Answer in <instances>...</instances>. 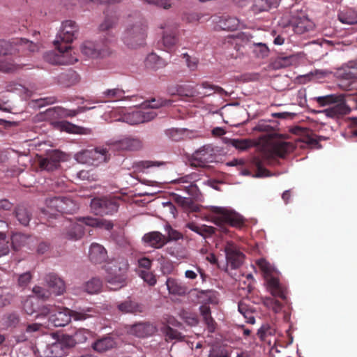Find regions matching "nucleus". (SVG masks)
<instances>
[{
    "mask_svg": "<svg viewBox=\"0 0 357 357\" xmlns=\"http://www.w3.org/2000/svg\"><path fill=\"white\" fill-rule=\"evenodd\" d=\"M278 3L279 0H255L251 10L255 14H257L277 7Z\"/></svg>",
    "mask_w": 357,
    "mask_h": 357,
    "instance_id": "473e14b6",
    "label": "nucleus"
},
{
    "mask_svg": "<svg viewBox=\"0 0 357 357\" xmlns=\"http://www.w3.org/2000/svg\"><path fill=\"white\" fill-rule=\"evenodd\" d=\"M59 343L63 344L64 350L68 352V350L73 347L76 344L74 340V337L69 335H63L61 338L58 340Z\"/></svg>",
    "mask_w": 357,
    "mask_h": 357,
    "instance_id": "e2e57ef3",
    "label": "nucleus"
},
{
    "mask_svg": "<svg viewBox=\"0 0 357 357\" xmlns=\"http://www.w3.org/2000/svg\"><path fill=\"white\" fill-rule=\"evenodd\" d=\"M198 85H191L189 84H184L181 85H177L174 88L169 89V93L171 95H177L181 97L183 100H188V98H192L196 97H205L209 96L210 93L206 92L199 91L197 87Z\"/></svg>",
    "mask_w": 357,
    "mask_h": 357,
    "instance_id": "f8f14e48",
    "label": "nucleus"
},
{
    "mask_svg": "<svg viewBox=\"0 0 357 357\" xmlns=\"http://www.w3.org/2000/svg\"><path fill=\"white\" fill-rule=\"evenodd\" d=\"M139 275L149 286H154L156 284V277L152 272L148 270H141L139 271Z\"/></svg>",
    "mask_w": 357,
    "mask_h": 357,
    "instance_id": "6e6d98bb",
    "label": "nucleus"
},
{
    "mask_svg": "<svg viewBox=\"0 0 357 357\" xmlns=\"http://www.w3.org/2000/svg\"><path fill=\"white\" fill-rule=\"evenodd\" d=\"M216 23L217 26L222 30L234 31L239 26V20L228 15L219 17Z\"/></svg>",
    "mask_w": 357,
    "mask_h": 357,
    "instance_id": "c85d7f7f",
    "label": "nucleus"
},
{
    "mask_svg": "<svg viewBox=\"0 0 357 357\" xmlns=\"http://www.w3.org/2000/svg\"><path fill=\"white\" fill-rule=\"evenodd\" d=\"M118 310L123 314H138L144 312L143 305L128 298L116 304Z\"/></svg>",
    "mask_w": 357,
    "mask_h": 357,
    "instance_id": "aec40b11",
    "label": "nucleus"
},
{
    "mask_svg": "<svg viewBox=\"0 0 357 357\" xmlns=\"http://www.w3.org/2000/svg\"><path fill=\"white\" fill-rule=\"evenodd\" d=\"M61 79L67 80L68 85H73L79 81V75L75 71L70 70L65 73H62Z\"/></svg>",
    "mask_w": 357,
    "mask_h": 357,
    "instance_id": "5fc2aeb1",
    "label": "nucleus"
},
{
    "mask_svg": "<svg viewBox=\"0 0 357 357\" xmlns=\"http://www.w3.org/2000/svg\"><path fill=\"white\" fill-rule=\"evenodd\" d=\"M210 220L218 226L223 233H227V225L241 229L245 225V219L233 210L223 207L213 206L211 209Z\"/></svg>",
    "mask_w": 357,
    "mask_h": 357,
    "instance_id": "20e7f679",
    "label": "nucleus"
},
{
    "mask_svg": "<svg viewBox=\"0 0 357 357\" xmlns=\"http://www.w3.org/2000/svg\"><path fill=\"white\" fill-rule=\"evenodd\" d=\"M224 250L227 261L232 268L235 269L241 266L243 262L244 255L234 243L227 242Z\"/></svg>",
    "mask_w": 357,
    "mask_h": 357,
    "instance_id": "dca6fc26",
    "label": "nucleus"
},
{
    "mask_svg": "<svg viewBox=\"0 0 357 357\" xmlns=\"http://www.w3.org/2000/svg\"><path fill=\"white\" fill-rule=\"evenodd\" d=\"M185 132V130L183 129L172 128L167 130V135L173 141L178 142L183 139Z\"/></svg>",
    "mask_w": 357,
    "mask_h": 357,
    "instance_id": "0e129e2a",
    "label": "nucleus"
},
{
    "mask_svg": "<svg viewBox=\"0 0 357 357\" xmlns=\"http://www.w3.org/2000/svg\"><path fill=\"white\" fill-rule=\"evenodd\" d=\"M113 146L120 150L137 151L142 147V142L138 138L126 137L116 142Z\"/></svg>",
    "mask_w": 357,
    "mask_h": 357,
    "instance_id": "393cba45",
    "label": "nucleus"
},
{
    "mask_svg": "<svg viewBox=\"0 0 357 357\" xmlns=\"http://www.w3.org/2000/svg\"><path fill=\"white\" fill-rule=\"evenodd\" d=\"M79 27L73 20L63 22L60 31L56 36L54 45L59 52L64 53L71 48L70 43L77 38Z\"/></svg>",
    "mask_w": 357,
    "mask_h": 357,
    "instance_id": "423d86ee",
    "label": "nucleus"
},
{
    "mask_svg": "<svg viewBox=\"0 0 357 357\" xmlns=\"http://www.w3.org/2000/svg\"><path fill=\"white\" fill-rule=\"evenodd\" d=\"M118 20L119 17L116 12L106 13L104 21L99 26L100 31L109 32L116 27Z\"/></svg>",
    "mask_w": 357,
    "mask_h": 357,
    "instance_id": "c9c22d12",
    "label": "nucleus"
},
{
    "mask_svg": "<svg viewBox=\"0 0 357 357\" xmlns=\"http://www.w3.org/2000/svg\"><path fill=\"white\" fill-rule=\"evenodd\" d=\"M63 209L61 210V213H73L75 209V205L74 202L68 198L63 197Z\"/></svg>",
    "mask_w": 357,
    "mask_h": 357,
    "instance_id": "338daca9",
    "label": "nucleus"
},
{
    "mask_svg": "<svg viewBox=\"0 0 357 357\" xmlns=\"http://www.w3.org/2000/svg\"><path fill=\"white\" fill-rule=\"evenodd\" d=\"M36 308L33 298H29L24 301L23 309L27 314H33L36 312Z\"/></svg>",
    "mask_w": 357,
    "mask_h": 357,
    "instance_id": "774afa93",
    "label": "nucleus"
},
{
    "mask_svg": "<svg viewBox=\"0 0 357 357\" xmlns=\"http://www.w3.org/2000/svg\"><path fill=\"white\" fill-rule=\"evenodd\" d=\"M45 353L46 357H63L67 354L63 344L58 341L48 345Z\"/></svg>",
    "mask_w": 357,
    "mask_h": 357,
    "instance_id": "ea45409f",
    "label": "nucleus"
},
{
    "mask_svg": "<svg viewBox=\"0 0 357 357\" xmlns=\"http://www.w3.org/2000/svg\"><path fill=\"white\" fill-rule=\"evenodd\" d=\"M128 268V259L123 257L114 259L105 265L106 281L111 289L117 290L126 285Z\"/></svg>",
    "mask_w": 357,
    "mask_h": 357,
    "instance_id": "7ed1b4c3",
    "label": "nucleus"
},
{
    "mask_svg": "<svg viewBox=\"0 0 357 357\" xmlns=\"http://www.w3.org/2000/svg\"><path fill=\"white\" fill-rule=\"evenodd\" d=\"M172 102V100L169 99H164L162 98H153L151 101H149L145 109L153 110V109L169 106L171 105Z\"/></svg>",
    "mask_w": 357,
    "mask_h": 357,
    "instance_id": "49530a36",
    "label": "nucleus"
},
{
    "mask_svg": "<svg viewBox=\"0 0 357 357\" xmlns=\"http://www.w3.org/2000/svg\"><path fill=\"white\" fill-rule=\"evenodd\" d=\"M70 322V310L64 307H56L54 314H52L45 323L47 328L61 327Z\"/></svg>",
    "mask_w": 357,
    "mask_h": 357,
    "instance_id": "4468645a",
    "label": "nucleus"
},
{
    "mask_svg": "<svg viewBox=\"0 0 357 357\" xmlns=\"http://www.w3.org/2000/svg\"><path fill=\"white\" fill-rule=\"evenodd\" d=\"M116 345L114 338L109 336L104 337L101 339L97 340L93 344V349L98 352H105L109 349H112Z\"/></svg>",
    "mask_w": 357,
    "mask_h": 357,
    "instance_id": "72a5a7b5",
    "label": "nucleus"
},
{
    "mask_svg": "<svg viewBox=\"0 0 357 357\" xmlns=\"http://www.w3.org/2000/svg\"><path fill=\"white\" fill-rule=\"evenodd\" d=\"M63 154L58 150L48 152L45 157H40L38 160L40 169L48 172L56 169L60 166Z\"/></svg>",
    "mask_w": 357,
    "mask_h": 357,
    "instance_id": "2eb2a0df",
    "label": "nucleus"
},
{
    "mask_svg": "<svg viewBox=\"0 0 357 357\" xmlns=\"http://www.w3.org/2000/svg\"><path fill=\"white\" fill-rule=\"evenodd\" d=\"M214 149L210 144L202 146L193 153L191 165L197 167H204L213 160Z\"/></svg>",
    "mask_w": 357,
    "mask_h": 357,
    "instance_id": "ddd939ff",
    "label": "nucleus"
},
{
    "mask_svg": "<svg viewBox=\"0 0 357 357\" xmlns=\"http://www.w3.org/2000/svg\"><path fill=\"white\" fill-rule=\"evenodd\" d=\"M142 241L146 245L155 249H160L167 244L165 235L157 231L145 234L142 237Z\"/></svg>",
    "mask_w": 357,
    "mask_h": 357,
    "instance_id": "6ab92c4d",
    "label": "nucleus"
},
{
    "mask_svg": "<svg viewBox=\"0 0 357 357\" xmlns=\"http://www.w3.org/2000/svg\"><path fill=\"white\" fill-rule=\"evenodd\" d=\"M146 65L152 68H159L164 65V61L155 54L151 53L146 58Z\"/></svg>",
    "mask_w": 357,
    "mask_h": 357,
    "instance_id": "bf43d9fd",
    "label": "nucleus"
},
{
    "mask_svg": "<svg viewBox=\"0 0 357 357\" xmlns=\"http://www.w3.org/2000/svg\"><path fill=\"white\" fill-rule=\"evenodd\" d=\"M257 265L266 278L268 286L272 296H278L284 303H288L287 289L280 284L277 278L272 276L274 268L271 264L264 259H259L257 261Z\"/></svg>",
    "mask_w": 357,
    "mask_h": 357,
    "instance_id": "39448f33",
    "label": "nucleus"
},
{
    "mask_svg": "<svg viewBox=\"0 0 357 357\" xmlns=\"http://www.w3.org/2000/svg\"><path fill=\"white\" fill-rule=\"evenodd\" d=\"M10 247V241L7 239L4 231H0V257L9 253Z\"/></svg>",
    "mask_w": 357,
    "mask_h": 357,
    "instance_id": "3c124183",
    "label": "nucleus"
},
{
    "mask_svg": "<svg viewBox=\"0 0 357 357\" xmlns=\"http://www.w3.org/2000/svg\"><path fill=\"white\" fill-rule=\"evenodd\" d=\"M291 11L289 24L292 26L294 31L297 34H303L312 30L314 23L308 18L306 13L302 10H295Z\"/></svg>",
    "mask_w": 357,
    "mask_h": 357,
    "instance_id": "6e6552de",
    "label": "nucleus"
},
{
    "mask_svg": "<svg viewBox=\"0 0 357 357\" xmlns=\"http://www.w3.org/2000/svg\"><path fill=\"white\" fill-rule=\"evenodd\" d=\"M275 334V329L268 324L262 325L257 331V335L260 340L271 345L275 342V340L273 337Z\"/></svg>",
    "mask_w": 357,
    "mask_h": 357,
    "instance_id": "c756f323",
    "label": "nucleus"
},
{
    "mask_svg": "<svg viewBox=\"0 0 357 357\" xmlns=\"http://www.w3.org/2000/svg\"><path fill=\"white\" fill-rule=\"evenodd\" d=\"M228 351L221 345H213L208 357H227Z\"/></svg>",
    "mask_w": 357,
    "mask_h": 357,
    "instance_id": "603ef678",
    "label": "nucleus"
},
{
    "mask_svg": "<svg viewBox=\"0 0 357 357\" xmlns=\"http://www.w3.org/2000/svg\"><path fill=\"white\" fill-rule=\"evenodd\" d=\"M63 204V197H54L47 200V206L51 210H54L56 212L61 213V210L63 209L62 206Z\"/></svg>",
    "mask_w": 357,
    "mask_h": 357,
    "instance_id": "8fccbe9b",
    "label": "nucleus"
},
{
    "mask_svg": "<svg viewBox=\"0 0 357 357\" xmlns=\"http://www.w3.org/2000/svg\"><path fill=\"white\" fill-rule=\"evenodd\" d=\"M82 222L91 227H104L107 230H110L113 227V224L111 222L107 221L102 218L86 217L82 218Z\"/></svg>",
    "mask_w": 357,
    "mask_h": 357,
    "instance_id": "58836bf2",
    "label": "nucleus"
},
{
    "mask_svg": "<svg viewBox=\"0 0 357 357\" xmlns=\"http://www.w3.org/2000/svg\"><path fill=\"white\" fill-rule=\"evenodd\" d=\"M178 185V190L185 191L188 195L197 198L199 195V190L194 183L192 176L187 175L174 181Z\"/></svg>",
    "mask_w": 357,
    "mask_h": 357,
    "instance_id": "a211bd4d",
    "label": "nucleus"
},
{
    "mask_svg": "<svg viewBox=\"0 0 357 357\" xmlns=\"http://www.w3.org/2000/svg\"><path fill=\"white\" fill-rule=\"evenodd\" d=\"M253 164L257 169V177H265L271 175L268 170L263 167L262 162L259 158H255L253 159Z\"/></svg>",
    "mask_w": 357,
    "mask_h": 357,
    "instance_id": "13d9d810",
    "label": "nucleus"
},
{
    "mask_svg": "<svg viewBox=\"0 0 357 357\" xmlns=\"http://www.w3.org/2000/svg\"><path fill=\"white\" fill-rule=\"evenodd\" d=\"M274 298H268L265 301V305L275 313L280 312L283 307V304L275 299L277 296H273Z\"/></svg>",
    "mask_w": 357,
    "mask_h": 357,
    "instance_id": "864d4df0",
    "label": "nucleus"
},
{
    "mask_svg": "<svg viewBox=\"0 0 357 357\" xmlns=\"http://www.w3.org/2000/svg\"><path fill=\"white\" fill-rule=\"evenodd\" d=\"M45 281L53 293L56 295L62 294L66 290L63 280L54 273L48 274L45 278Z\"/></svg>",
    "mask_w": 357,
    "mask_h": 357,
    "instance_id": "a878e982",
    "label": "nucleus"
},
{
    "mask_svg": "<svg viewBox=\"0 0 357 357\" xmlns=\"http://www.w3.org/2000/svg\"><path fill=\"white\" fill-rule=\"evenodd\" d=\"M114 37L113 35L98 43L85 41L81 46V51L83 54L93 59L109 56L113 53L111 45Z\"/></svg>",
    "mask_w": 357,
    "mask_h": 357,
    "instance_id": "0eeeda50",
    "label": "nucleus"
},
{
    "mask_svg": "<svg viewBox=\"0 0 357 357\" xmlns=\"http://www.w3.org/2000/svg\"><path fill=\"white\" fill-rule=\"evenodd\" d=\"M84 290L90 294L99 293L102 287V281L98 277L92 278L84 284Z\"/></svg>",
    "mask_w": 357,
    "mask_h": 357,
    "instance_id": "a19ab883",
    "label": "nucleus"
},
{
    "mask_svg": "<svg viewBox=\"0 0 357 357\" xmlns=\"http://www.w3.org/2000/svg\"><path fill=\"white\" fill-rule=\"evenodd\" d=\"M199 311L208 331L210 333H213L215 330L216 323L211 317L210 307L206 305H202L199 307Z\"/></svg>",
    "mask_w": 357,
    "mask_h": 357,
    "instance_id": "f704fd0d",
    "label": "nucleus"
},
{
    "mask_svg": "<svg viewBox=\"0 0 357 357\" xmlns=\"http://www.w3.org/2000/svg\"><path fill=\"white\" fill-rule=\"evenodd\" d=\"M156 112L150 109H135L123 114L121 119L130 125H137L153 120Z\"/></svg>",
    "mask_w": 357,
    "mask_h": 357,
    "instance_id": "9d476101",
    "label": "nucleus"
},
{
    "mask_svg": "<svg viewBox=\"0 0 357 357\" xmlns=\"http://www.w3.org/2000/svg\"><path fill=\"white\" fill-rule=\"evenodd\" d=\"M84 234V227L81 223H71L63 234L65 238L69 240L77 241L80 239Z\"/></svg>",
    "mask_w": 357,
    "mask_h": 357,
    "instance_id": "7c9ffc66",
    "label": "nucleus"
},
{
    "mask_svg": "<svg viewBox=\"0 0 357 357\" xmlns=\"http://www.w3.org/2000/svg\"><path fill=\"white\" fill-rule=\"evenodd\" d=\"M295 146L291 142H276L271 147V153L280 158H284L287 153L294 151Z\"/></svg>",
    "mask_w": 357,
    "mask_h": 357,
    "instance_id": "cd10ccee",
    "label": "nucleus"
},
{
    "mask_svg": "<svg viewBox=\"0 0 357 357\" xmlns=\"http://www.w3.org/2000/svg\"><path fill=\"white\" fill-rule=\"evenodd\" d=\"M59 53L60 54H58L54 51L48 52L44 55V59L49 63L54 65H63L73 63V61H67L65 60V54L68 52Z\"/></svg>",
    "mask_w": 357,
    "mask_h": 357,
    "instance_id": "e433bc0d",
    "label": "nucleus"
},
{
    "mask_svg": "<svg viewBox=\"0 0 357 357\" xmlns=\"http://www.w3.org/2000/svg\"><path fill=\"white\" fill-rule=\"evenodd\" d=\"M176 202L182 206L183 208L196 211L197 207L195 205L194 202L190 198L178 197L176 198Z\"/></svg>",
    "mask_w": 357,
    "mask_h": 357,
    "instance_id": "680f3d73",
    "label": "nucleus"
},
{
    "mask_svg": "<svg viewBox=\"0 0 357 357\" xmlns=\"http://www.w3.org/2000/svg\"><path fill=\"white\" fill-rule=\"evenodd\" d=\"M163 332L167 340H180L182 337L181 333L169 326L164 327Z\"/></svg>",
    "mask_w": 357,
    "mask_h": 357,
    "instance_id": "69168bd1",
    "label": "nucleus"
},
{
    "mask_svg": "<svg viewBox=\"0 0 357 357\" xmlns=\"http://www.w3.org/2000/svg\"><path fill=\"white\" fill-rule=\"evenodd\" d=\"M336 105L331 107L324 111L328 117L339 118L343 115L350 113L351 109L344 101V96L343 95V100L335 102Z\"/></svg>",
    "mask_w": 357,
    "mask_h": 357,
    "instance_id": "b1692460",
    "label": "nucleus"
},
{
    "mask_svg": "<svg viewBox=\"0 0 357 357\" xmlns=\"http://www.w3.org/2000/svg\"><path fill=\"white\" fill-rule=\"evenodd\" d=\"M15 214L20 224L24 226L29 224L31 214L24 206H18L15 211Z\"/></svg>",
    "mask_w": 357,
    "mask_h": 357,
    "instance_id": "c03bdc74",
    "label": "nucleus"
},
{
    "mask_svg": "<svg viewBox=\"0 0 357 357\" xmlns=\"http://www.w3.org/2000/svg\"><path fill=\"white\" fill-rule=\"evenodd\" d=\"M118 207L117 202L111 197H96L91 202V210L98 215H111L117 211Z\"/></svg>",
    "mask_w": 357,
    "mask_h": 357,
    "instance_id": "1a4fd4ad",
    "label": "nucleus"
},
{
    "mask_svg": "<svg viewBox=\"0 0 357 357\" xmlns=\"http://www.w3.org/2000/svg\"><path fill=\"white\" fill-rule=\"evenodd\" d=\"M336 73L339 77L344 79H357V61H350L348 64L338 68Z\"/></svg>",
    "mask_w": 357,
    "mask_h": 357,
    "instance_id": "bb28decb",
    "label": "nucleus"
},
{
    "mask_svg": "<svg viewBox=\"0 0 357 357\" xmlns=\"http://www.w3.org/2000/svg\"><path fill=\"white\" fill-rule=\"evenodd\" d=\"M156 327L149 322H139L130 326L128 333L138 337H146L156 332Z\"/></svg>",
    "mask_w": 357,
    "mask_h": 357,
    "instance_id": "f3484780",
    "label": "nucleus"
},
{
    "mask_svg": "<svg viewBox=\"0 0 357 357\" xmlns=\"http://www.w3.org/2000/svg\"><path fill=\"white\" fill-rule=\"evenodd\" d=\"M253 53L259 58H264L268 56L269 49L265 43H254L252 47Z\"/></svg>",
    "mask_w": 357,
    "mask_h": 357,
    "instance_id": "09e8293b",
    "label": "nucleus"
},
{
    "mask_svg": "<svg viewBox=\"0 0 357 357\" xmlns=\"http://www.w3.org/2000/svg\"><path fill=\"white\" fill-rule=\"evenodd\" d=\"M231 144L236 149L241 151L246 150L252 146L251 141L246 139H232L231 142Z\"/></svg>",
    "mask_w": 357,
    "mask_h": 357,
    "instance_id": "052dcab7",
    "label": "nucleus"
},
{
    "mask_svg": "<svg viewBox=\"0 0 357 357\" xmlns=\"http://www.w3.org/2000/svg\"><path fill=\"white\" fill-rule=\"evenodd\" d=\"M95 310L91 307H86L80 310H70V319L73 318L75 321H84L91 317Z\"/></svg>",
    "mask_w": 357,
    "mask_h": 357,
    "instance_id": "37998d69",
    "label": "nucleus"
},
{
    "mask_svg": "<svg viewBox=\"0 0 357 357\" xmlns=\"http://www.w3.org/2000/svg\"><path fill=\"white\" fill-rule=\"evenodd\" d=\"M165 284L169 294L182 296L189 291L185 284L175 278H168Z\"/></svg>",
    "mask_w": 357,
    "mask_h": 357,
    "instance_id": "5701e85b",
    "label": "nucleus"
},
{
    "mask_svg": "<svg viewBox=\"0 0 357 357\" xmlns=\"http://www.w3.org/2000/svg\"><path fill=\"white\" fill-rule=\"evenodd\" d=\"M339 20L344 24H354L357 23V11L352 8H347L340 11L338 14Z\"/></svg>",
    "mask_w": 357,
    "mask_h": 357,
    "instance_id": "4c0bfd02",
    "label": "nucleus"
},
{
    "mask_svg": "<svg viewBox=\"0 0 357 357\" xmlns=\"http://www.w3.org/2000/svg\"><path fill=\"white\" fill-rule=\"evenodd\" d=\"M147 22L139 14L128 16L121 36L123 44L130 49L144 45L146 38Z\"/></svg>",
    "mask_w": 357,
    "mask_h": 357,
    "instance_id": "f03ea898",
    "label": "nucleus"
},
{
    "mask_svg": "<svg viewBox=\"0 0 357 357\" xmlns=\"http://www.w3.org/2000/svg\"><path fill=\"white\" fill-rule=\"evenodd\" d=\"M34 52L38 50L37 44L25 38H15L11 40H0V71L13 73L22 68L8 56L15 55L21 51Z\"/></svg>",
    "mask_w": 357,
    "mask_h": 357,
    "instance_id": "f257e3e1",
    "label": "nucleus"
},
{
    "mask_svg": "<svg viewBox=\"0 0 357 357\" xmlns=\"http://www.w3.org/2000/svg\"><path fill=\"white\" fill-rule=\"evenodd\" d=\"M316 101L320 107H324L330 104L343 100V95L330 94L324 96L314 97Z\"/></svg>",
    "mask_w": 357,
    "mask_h": 357,
    "instance_id": "79ce46f5",
    "label": "nucleus"
},
{
    "mask_svg": "<svg viewBox=\"0 0 357 357\" xmlns=\"http://www.w3.org/2000/svg\"><path fill=\"white\" fill-rule=\"evenodd\" d=\"M108 150L106 148L97 147L87 149L77 155V160L83 163L102 162L107 160Z\"/></svg>",
    "mask_w": 357,
    "mask_h": 357,
    "instance_id": "9b49d317",
    "label": "nucleus"
},
{
    "mask_svg": "<svg viewBox=\"0 0 357 357\" xmlns=\"http://www.w3.org/2000/svg\"><path fill=\"white\" fill-rule=\"evenodd\" d=\"M89 257L93 264H102L107 261V252L102 245L93 243L90 246Z\"/></svg>",
    "mask_w": 357,
    "mask_h": 357,
    "instance_id": "412c9836",
    "label": "nucleus"
},
{
    "mask_svg": "<svg viewBox=\"0 0 357 357\" xmlns=\"http://www.w3.org/2000/svg\"><path fill=\"white\" fill-rule=\"evenodd\" d=\"M144 3L155 6L165 10H169L172 7V0H141Z\"/></svg>",
    "mask_w": 357,
    "mask_h": 357,
    "instance_id": "4d7b16f0",
    "label": "nucleus"
},
{
    "mask_svg": "<svg viewBox=\"0 0 357 357\" xmlns=\"http://www.w3.org/2000/svg\"><path fill=\"white\" fill-rule=\"evenodd\" d=\"M125 92L120 89H107L102 92L100 96V101L102 102L118 101L124 98Z\"/></svg>",
    "mask_w": 357,
    "mask_h": 357,
    "instance_id": "2f4dec72",
    "label": "nucleus"
},
{
    "mask_svg": "<svg viewBox=\"0 0 357 357\" xmlns=\"http://www.w3.org/2000/svg\"><path fill=\"white\" fill-rule=\"evenodd\" d=\"M164 164L165 162H162L142 160L134 162L132 167L133 168L135 169L136 171L144 172L145 169L153 167H160L161 165H163Z\"/></svg>",
    "mask_w": 357,
    "mask_h": 357,
    "instance_id": "a18cd8bd",
    "label": "nucleus"
},
{
    "mask_svg": "<svg viewBox=\"0 0 357 357\" xmlns=\"http://www.w3.org/2000/svg\"><path fill=\"white\" fill-rule=\"evenodd\" d=\"M165 229L167 233V236H165L167 243L170 241H178L183 238V234L178 231L173 229L170 225H166Z\"/></svg>",
    "mask_w": 357,
    "mask_h": 357,
    "instance_id": "de8ad7c7",
    "label": "nucleus"
},
{
    "mask_svg": "<svg viewBox=\"0 0 357 357\" xmlns=\"http://www.w3.org/2000/svg\"><path fill=\"white\" fill-rule=\"evenodd\" d=\"M161 41L165 50L171 51L178 41L177 27L174 26L164 31Z\"/></svg>",
    "mask_w": 357,
    "mask_h": 357,
    "instance_id": "4be33fe9",
    "label": "nucleus"
}]
</instances>
